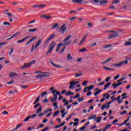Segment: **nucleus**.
<instances>
[{"mask_svg": "<svg viewBox=\"0 0 131 131\" xmlns=\"http://www.w3.org/2000/svg\"><path fill=\"white\" fill-rule=\"evenodd\" d=\"M52 94L53 95V98L51 100V102H56L57 99H58V96H61V93L57 91V90H54L52 92Z\"/></svg>", "mask_w": 131, "mask_h": 131, "instance_id": "nucleus-1", "label": "nucleus"}, {"mask_svg": "<svg viewBox=\"0 0 131 131\" xmlns=\"http://www.w3.org/2000/svg\"><path fill=\"white\" fill-rule=\"evenodd\" d=\"M56 43H55V41H53L49 45V49L48 52L46 53V56L48 55H50V54H52V52L53 50H54V48L56 46Z\"/></svg>", "mask_w": 131, "mask_h": 131, "instance_id": "nucleus-2", "label": "nucleus"}, {"mask_svg": "<svg viewBox=\"0 0 131 131\" xmlns=\"http://www.w3.org/2000/svg\"><path fill=\"white\" fill-rule=\"evenodd\" d=\"M36 62V60H32L29 63H25V64L21 66L20 68V69H26V68H28L31 66V65H33L35 64V62Z\"/></svg>", "mask_w": 131, "mask_h": 131, "instance_id": "nucleus-3", "label": "nucleus"}, {"mask_svg": "<svg viewBox=\"0 0 131 131\" xmlns=\"http://www.w3.org/2000/svg\"><path fill=\"white\" fill-rule=\"evenodd\" d=\"M67 30V27H66V24H63L59 29V31H61V34H64L65 31Z\"/></svg>", "mask_w": 131, "mask_h": 131, "instance_id": "nucleus-4", "label": "nucleus"}, {"mask_svg": "<svg viewBox=\"0 0 131 131\" xmlns=\"http://www.w3.org/2000/svg\"><path fill=\"white\" fill-rule=\"evenodd\" d=\"M118 36V32H113L111 34V36L108 38V39H111L112 38H115Z\"/></svg>", "mask_w": 131, "mask_h": 131, "instance_id": "nucleus-5", "label": "nucleus"}, {"mask_svg": "<svg viewBox=\"0 0 131 131\" xmlns=\"http://www.w3.org/2000/svg\"><path fill=\"white\" fill-rule=\"evenodd\" d=\"M30 38V35L27 36L26 37H24V38L21 39V40H18L17 41V43H21L25 41L26 39H29Z\"/></svg>", "mask_w": 131, "mask_h": 131, "instance_id": "nucleus-6", "label": "nucleus"}, {"mask_svg": "<svg viewBox=\"0 0 131 131\" xmlns=\"http://www.w3.org/2000/svg\"><path fill=\"white\" fill-rule=\"evenodd\" d=\"M55 36H56V34H53L52 35H51L45 41V42H44L45 45L48 43V42H49V41H50V40H52V39H53V38H54Z\"/></svg>", "mask_w": 131, "mask_h": 131, "instance_id": "nucleus-7", "label": "nucleus"}, {"mask_svg": "<svg viewBox=\"0 0 131 131\" xmlns=\"http://www.w3.org/2000/svg\"><path fill=\"white\" fill-rule=\"evenodd\" d=\"M37 38V36H35L34 37H33L32 38H31L30 40H29L27 43H26V46H28V45H29V43H30L31 42H32V41H33V40H35V39H36Z\"/></svg>", "mask_w": 131, "mask_h": 131, "instance_id": "nucleus-8", "label": "nucleus"}, {"mask_svg": "<svg viewBox=\"0 0 131 131\" xmlns=\"http://www.w3.org/2000/svg\"><path fill=\"white\" fill-rule=\"evenodd\" d=\"M40 45H41V39H39L36 43L34 47L35 50H36Z\"/></svg>", "mask_w": 131, "mask_h": 131, "instance_id": "nucleus-9", "label": "nucleus"}, {"mask_svg": "<svg viewBox=\"0 0 131 131\" xmlns=\"http://www.w3.org/2000/svg\"><path fill=\"white\" fill-rule=\"evenodd\" d=\"M121 84H122V82H119L118 84L116 83H114L112 84V86H113V89H116L117 86H119V85H121Z\"/></svg>", "mask_w": 131, "mask_h": 131, "instance_id": "nucleus-10", "label": "nucleus"}, {"mask_svg": "<svg viewBox=\"0 0 131 131\" xmlns=\"http://www.w3.org/2000/svg\"><path fill=\"white\" fill-rule=\"evenodd\" d=\"M42 76L43 77H50V73L49 72H42L41 73Z\"/></svg>", "mask_w": 131, "mask_h": 131, "instance_id": "nucleus-11", "label": "nucleus"}, {"mask_svg": "<svg viewBox=\"0 0 131 131\" xmlns=\"http://www.w3.org/2000/svg\"><path fill=\"white\" fill-rule=\"evenodd\" d=\"M9 76L10 78H13L14 76H18V74L14 72H11L9 74Z\"/></svg>", "mask_w": 131, "mask_h": 131, "instance_id": "nucleus-12", "label": "nucleus"}, {"mask_svg": "<svg viewBox=\"0 0 131 131\" xmlns=\"http://www.w3.org/2000/svg\"><path fill=\"white\" fill-rule=\"evenodd\" d=\"M51 64L54 67H56V68H62V66H60L58 64H55L54 62H53L52 61H50Z\"/></svg>", "mask_w": 131, "mask_h": 131, "instance_id": "nucleus-13", "label": "nucleus"}, {"mask_svg": "<svg viewBox=\"0 0 131 131\" xmlns=\"http://www.w3.org/2000/svg\"><path fill=\"white\" fill-rule=\"evenodd\" d=\"M120 66L121 67L122 65H127V64L128 63V61L127 60L123 61H120Z\"/></svg>", "mask_w": 131, "mask_h": 131, "instance_id": "nucleus-14", "label": "nucleus"}, {"mask_svg": "<svg viewBox=\"0 0 131 131\" xmlns=\"http://www.w3.org/2000/svg\"><path fill=\"white\" fill-rule=\"evenodd\" d=\"M95 121H97V123L99 122H101V120H102V117H97L95 118Z\"/></svg>", "mask_w": 131, "mask_h": 131, "instance_id": "nucleus-15", "label": "nucleus"}, {"mask_svg": "<svg viewBox=\"0 0 131 131\" xmlns=\"http://www.w3.org/2000/svg\"><path fill=\"white\" fill-rule=\"evenodd\" d=\"M70 86H69L70 90H71V89H72V88L73 89H74V87H73V86H74V85H75V84L74 81L71 82L70 83Z\"/></svg>", "mask_w": 131, "mask_h": 131, "instance_id": "nucleus-16", "label": "nucleus"}, {"mask_svg": "<svg viewBox=\"0 0 131 131\" xmlns=\"http://www.w3.org/2000/svg\"><path fill=\"white\" fill-rule=\"evenodd\" d=\"M114 101H115V100H114V99H113L112 101H111L106 103V105H107L106 107V110H108V108H110V104H111V103H113V102H114Z\"/></svg>", "mask_w": 131, "mask_h": 131, "instance_id": "nucleus-17", "label": "nucleus"}, {"mask_svg": "<svg viewBox=\"0 0 131 131\" xmlns=\"http://www.w3.org/2000/svg\"><path fill=\"white\" fill-rule=\"evenodd\" d=\"M62 46H64V44L60 43L57 45V48H56V52H59V50H60V48L62 47Z\"/></svg>", "mask_w": 131, "mask_h": 131, "instance_id": "nucleus-18", "label": "nucleus"}, {"mask_svg": "<svg viewBox=\"0 0 131 131\" xmlns=\"http://www.w3.org/2000/svg\"><path fill=\"white\" fill-rule=\"evenodd\" d=\"M71 37H72V35H69L67 38H66L64 40H63V42H66V41H68V40H69V39H70L71 38Z\"/></svg>", "mask_w": 131, "mask_h": 131, "instance_id": "nucleus-19", "label": "nucleus"}, {"mask_svg": "<svg viewBox=\"0 0 131 131\" xmlns=\"http://www.w3.org/2000/svg\"><path fill=\"white\" fill-rule=\"evenodd\" d=\"M99 4L101 5H106V4H108V1L107 0H102L99 2Z\"/></svg>", "mask_w": 131, "mask_h": 131, "instance_id": "nucleus-20", "label": "nucleus"}, {"mask_svg": "<svg viewBox=\"0 0 131 131\" xmlns=\"http://www.w3.org/2000/svg\"><path fill=\"white\" fill-rule=\"evenodd\" d=\"M40 17L41 18H45V19H47V20H49V19H51V18H52V16H47L46 15H43Z\"/></svg>", "mask_w": 131, "mask_h": 131, "instance_id": "nucleus-21", "label": "nucleus"}, {"mask_svg": "<svg viewBox=\"0 0 131 131\" xmlns=\"http://www.w3.org/2000/svg\"><path fill=\"white\" fill-rule=\"evenodd\" d=\"M83 2V0H73V3H74L75 4H80L81 3H82Z\"/></svg>", "mask_w": 131, "mask_h": 131, "instance_id": "nucleus-22", "label": "nucleus"}, {"mask_svg": "<svg viewBox=\"0 0 131 131\" xmlns=\"http://www.w3.org/2000/svg\"><path fill=\"white\" fill-rule=\"evenodd\" d=\"M103 68H104V69H105V70H108V71H114V70H115L114 69L109 68L105 66H103Z\"/></svg>", "mask_w": 131, "mask_h": 131, "instance_id": "nucleus-23", "label": "nucleus"}, {"mask_svg": "<svg viewBox=\"0 0 131 131\" xmlns=\"http://www.w3.org/2000/svg\"><path fill=\"white\" fill-rule=\"evenodd\" d=\"M111 47H113V46H112V45H111V44H107V45H105L103 47V49H108V48H111Z\"/></svg>", "mask_w": 131, "mask_h": 131, "instance_id": "nucleus-24", "label": "nucleus"}, {"mask_svg": "<svg viewBox=\"0 0 131 131\" xmlns=\"http://www.w3.org/2000/svg\"><path fill=\"white\" fill-rule=\"evenodd\" d=\"M112 59H113V58H108L105 61L102 62L101 64H106V63H108V62H110V61H111V60H112Z\"/></svg>", "mask_w": 131, "mask_h": 131, "instance_id": "nucleus-25", "label": "nucleus"}, {"mask_svg": "<svg viewBox=\"0 0 131 131\" xmlns=\"http://www.w3.org/2000/svg\"><path fill=\"white\" fill-rule=\"evenodd\" d=\"M29 32H35V31H37V28H35L34 29H29Z\"/></svg>", "mask_w": 131, "mask_h": 131, "instance_id": "nucleus-26", "label": "nucleus"}, {"mask_svg": "<svg viewBox=\"0 0 131 131\" xmlns=\"http://www.w3.org/2000/svg\"><path fill=\"white\" fill-rule=\"evenodd\" d=\"M125 77L122 78L121 79H120L119 80L117 81V82H120V81H122L123 80H124L125 78H126L127 77V75H125Z\"/></svg>", "mask_w": 131, "mask_h": 131, "instance_id": "nucleus-27", "label": "nucleus"}, {"mask_svg": "<svg viewBox=\"0 0 131 131\" xmlns=\"http://www.w3.org/2000/svg\"><path fill=\"white\" fill-rule=\"evenodd\" d=\"M41 110H42V107H41V106H40V107L36 111V113H37V114H39V113H40V112H41Z\"/></svg>", "mask_w": 131, "mask_h": 131, "instance_id": "nucleus-28", "label": "nucleus"}, {"mask_svg": "<svg viewBox=\"0 0 131 131\" xmlns=\"http://www.w3.org/2000/svg\"><path fill=\"white\" fill-rule=\"evenodd\" d=\"M94 86H95L94 85H92L90 86H88V87H86V89H88V91H91L92 90H93V89H94Z\"/></svg>", "mask_w": 131, "mask_h": 131, "instance_id": "nucleus-29", "label": "nucleus"}, {"mask_svg": "<svg viewBox=\"0 0 131 131\" xmlns=\"http://www.w3.org/2000/svg\"><path fill=\"white\" fill-rule=\"evenodd\" d=\"M67 60L68 61H70V60H72V56H71V55L70 54H69L67 56Z\"/></svg>", "mask_w": 131, "mask_h": 131, "instance_id": "nucleus-30", "label": "nucleus"}, {"mask_svg": "<svg viewBox=\"0 0 131 131\" xmlns=\"http://www.w3.org/2000/svg\"><path fill=\"white\" fill-rule=\"evenodd\" d=\"M96 117H97V116L96 115H94L93 116H91L90 117H89V119L90 120L94 119L95 120V118H96Z\"/></svg>", "mask_w": 131, "mask_h": 131, "instance_id": "nucleus-31", "label": "nucleus"}, {"mask_svg": "<svg viewBox=\"0 0 131 131\" xmlns=\"http://www.w3.org/2000/svg\"><path fill=\"white\" fill-rule=\"evenodd\" d=\"M45 7H47V4L39 5V9H42Z\"/></svg>", "mask_w": 131, "mask_h": 131, "instance_id": "nucleus-32", "label": "nucleus"}, {"mask_svg": "<svg viewBox=\"0 0 131 131\" xmlns=\"http://www.w3.org/2000/svg\"><path fill=\"white\" fill-rule=\"evenodd\" d=\"M79 53H82L83 52H86V49L85 48H82L78 50Z\"/></svg>", "mask_w": 131, "mask_h": 131, "instance_id": "nucleus-33", "label": "nucleus"}, {"mask_svg": "<svg viewBox=\"0 0 131 131\" xmlns=\"http://www.w3.org/2000/svg\"><path fill=\"white\" fill-rule=\"evenodd\" d=\"M53 106H54V109H58V108H59V106H58V103H57V102L54 103L53 104Z\"/></svg>", "mask_w": 131, "mask_h": 131, "instance_id": "nucleus-34", "label": "nucleus"}, {"mask_svg": "<svg viewBox=\"0 0 131 131\" xmlns=\"http://www.w3.org/2000/svg\"><path fill=\"white\" fill-rule=\"evenodd\" d=\"M120 1L119 0H113L112 2V4H119Z\"/></svg>", "mask_w": 131, "mask_h": 131, "instance_id": "nucleus-35", "label": "nucleus"}, {"mask_svg": "<svg viewBox=\"0 0 131 131\" xmlns=\"http://www.w3.org/2000/svg\"><path fill=\"white\" fill-rule=\"evenodd\" d=\"M78 40H79L77 38L74 39L72 42L73 45H75V43H77L78 42Z\"/></svg>", "mask_w": 131, "mask_h": 131, "instance_id": "nucleus-36", "label": "nucleus"}, {"mask_svg": "<svg viewBox=\"0 0 131 131\" xmlns=\"http://www.w3.org/2000/svg\"><path fill=\"white\" fill-rule=\"evenodd\" d=\"M101 92H102V90L100 89L94 94V96H98V95H99Z\"/></svg>", "mask_w": 131, "mask_h": 131, "instance_id": "nucleus-37", "label": "nucleus"}, {"mask_svg": "<svg viewBox=\"0 0 131 131\" xmlns=\"http://www.w3.org/2000/svg\"><path fill=\"white\" fill-rule=\"evenodd\" d=\"M18 35H19V33H15L11 36V38H14V37H17V36H18Z\"/></svg>", "mask_w": 131, "mask_h": 131, "instance_id": "nucleus-38", "label": "nucleus"}, {"mask_svg": "<svg viewBox=\"0 0 131 131\" xmlns=\"http://www.w3.org/2000/svg\"><path fill=\"white\" fill-rule=\"evenodd\" d=\"M85 127H86L84 125L82 127L79 128V130L88 131V130H84V129L85 128Z\"/></svg>", "mask_w": 131, "mask_h": 131, "instance_id": "nucleus-39", "label": "nucleus"}, {"mask_svg": "<svg viewBox=\"0 0 131 131\" xmlns=\"http://www.w3.org/2000/svg\"><path fill=\"white\" fill-rule=\"evenodd\" d=\"M65 49H66V46H64L60 51L59 54H62L64 51H65Z\"/></svg>", "mask_w": 131, "mask_h": 131, "instance_id": "nucleus-40", "label": "nucleus"}, {"mask_svg": "<svg viewBox=\"0 0 131 131\" xmlns=\"http://www.w3.org/2000/svg\"><path fill=\"white\" fill-rule=\"evenodd\" d=\"M129 118H130V116L128 117L127 119L123 121L125 124H126V122H127L128 121H129Z\"/></svg>", "mask_w": 131, "mask_h": 131, "instance_id": "nucleus-41", "label": "nucleus"}, {"mask_svg": "<svg viewBox=\"0 0 131 131\" xmlns=\"http://www.w3.org/2000/svg\"><path fill=\"white\" fill-rule=\"evenodd\" d=\"M83 100H84V97H82L81 98H79V99H78V102H79V103H80V102H82V101H83Z\"/></svg>", "mask_w": 131, "mask_h": 131, "instance_id": "nucleus-42", "label": "nucleus"}, {"mask_svg": "<svg viewBox=\"0 0 131 131\" xmlns=\"http://www.w3.org/2000/svg\"><path fill=\"white\" fill-rule=\"evenodd\" d=\"M58 26H59V24H56L55 25H54L52 27V29H55V28H57V27H58Z\"/></svg>", "mask_w": 131, "mask_h": 131, "instance_id": "nucleus-43", "label": "nucleus"}, {"mask_svg": "<svg viewBox=\"0 0 131 131\" xmlns=\"http://www.w3.org/2000/svg\"><path fill=\"white\" fill-rule=\"evenodd\" d=\"M59 113H60V111H57V112H55V113L53 114V116H54V117L57 116V115H58V114H59Z\"/></svg>", "mask_w": 131, "mask_h": 131, "instance_id": "nucleus-44", "label": "nucleus"}, {"mask_svg": "<svg viewBox=\"0 0 131 131\" xmlns=\"http://www.w3.org/2000/svg\"><path fill=\"white\" fill-rule=\"evenodd\" d=\"M111 84H112V83L111 82H109L107 84L105 85L104 86H105V88L106 89H108V88H109V86H110V85H111Z\"/></svg>", "mask_w": 131, "mask_h": 131, "instance_id": "nucleus-45", "label": "nucleus"}, {"mask_svg": "<svg viewBox=\"0 0 131 131\" xmlns=\"http://www.w3.org/2000/svg\"><path fill=\"white\" fill-rule=\"evenodd\" d=\"M30 116H28V117H27L26 119H24V122H26V121H28V120H29V119H30Z\"/></svg>", "mask_w": 131, "mask_h": 131, "instance_id": "nucleus-46", "label": "nucleus"}, {"mask_svg": "<svg viewBox=\"0 0 131 131\" xmlns=\"http://www.w3.org/2000/svg\"><path fill=\"white\" fill-rule=\"evenodd\" d=\"M84 41H85V40H84V39H82L80 41V42L79 43V46H81L82 43H83V42H84Z\"/></svg>", "mask_w": 131, "mask_h": 131, "instance_id": "nucleus-47", "label": "nucleus"}, {"mask_svg": "<svg viewBox=\"0 0 131 131\" xmlns=\"http://www.w3.org/2000/svg\"><path fill=\"white\" fill-rule=\"evenodd\" d=\"M107 106H108L106 104L103 105L102 107H101V110H104V109H105V108H106V109H107Z\"/></svg>", "mask_w": 131, "mask_h": 131, "instance_id": "nucleus-48", "label": "nucleus"}, {"mask_svg": "<svg viewBox=\"0 0 131 131\" xmlns=\"http://www.w3.org/2000/svg\"><path fill=\"white\" fill-rule=\"evenodd\" d=\"M111 126H112V124H108V125H107L104 128H105V129H108V128H110Z\"/></svg>", "mask_w": 131, "mask_h": 131, "instance_id": "nucleus-49", "label": "nucleus"}, {"mask_svg": "<svg viewBox=\"0 0 131 131\" xmlns=\"http://www.w3.org/2000/svg\"><path fill=\"white\" fill-rule=\"evenodd\" d=\"M3 25H4L5 26L8 25V26H11V24H10V23H8L7 21L4 22L3 23Z\"/></svg>", "mask_w": 131, "mask_h": 131, "instance_id": "nucleus-50", "label": "nucleus"}, {"mask_svg": "<svg viewBox=\"0 0 131 131\" xmlns=\"http://www.w3.org/2000/svg\"><path fill=\"white\" fill-rule=\"evenodd\" d=\"M70 95H74V93L71 92V91H69L67 94V96H70Z\"/></svg>", "mask_w": 131, "mask_h": 131, "instance_id": "nucleus-51", "label": "nucleus"}, {"mask_svg": "<svg viewBox=\"0 0 131 131\" xmlns=\"http://www.w3.org/2000/svg\"><path fill=\"white\" fill-rule=\"evenodd\" d=\"M46 95H48V92H44L41 94V97H45Z\"/></svg>", "mask_w": 131, "mask_h": 131, "instance_id": "nucleus-52", "label": "nucleus"}, {"mask_svg": "<svg viewBox=\"0 0 131 131\" xmlns=\"http://www.w3.org/2000/svg\"><path fill=\"white\" fill-rule=\"evenodd\" d=\"M7 15L9 17V18H12L13 17V14L11 13H7Z\"/></svg>", "mask_w": 131, "mask_h": 131, "instance_id": "nucleus-53", "label": "nucleus"}, {"mask_svg": "<svg viewBox=\"0 0 131 131\" xmlns=\"http://www.w3.org/2000/svg\"><path fill=\"white\" fill-rule=\"evenodd\" d=\"M127 112L126 111H124L120 113V115H124V114H126Z\"/></svg>", "mask_w": 131, "mask_h": 131, "instance_id": "nucleus-54", "label": "nucleus"}, {"mask_svg": "<svg viewBox=\"0 0 131 131\" xmlns=\"http://www.w3.org/2000/svg\"><path fill=\"white\" fill-rule=\"evenodd\" d=\"M76 18H77V16H74V17H72V18H70L69 19V20H70V21H73V20H75V19H76Z\"/></svg>", "mask_w": 131, "mask_h": 131, "instance_id": "nucleus-55", "label": "nucleus"}, {"mask_svg": "<svg viewBox=\"0 0 131 131\" xmlns=\"http://www.w3.org/2000/svg\"><path fill=\"white\" fill-rule=\"evenodd\" d=\"M7 42H1L0 43V48H2V47H3V46H5V45L7 44Z\"/></svg>", "mask_w": 131, "mask_h": 131, "instance_id": "nucleus-56", "label": "nucleus"}, {"mask_svg": "<svg viewBox=\"0 0 131 131\" xmlns=\"http://www.w3.org/2000/svg\"><path fill=\"white\" fill-rule=\"evenodd\" d=\"M113 66H116V67H120V63L119 62L118 64H114Z\"/></svg>", "mask_w": 131, "mask_h": 131, "instance_id": "nucleus-57", "label": "nucleus"}, {"mask_svg": "<svg viewBox=\"0 0 131 131\" xmlns=\"http://www.w3.org/2000/svg\"><path fill=\"white\" fill-rule=\"evenodd\" d=\"M125 46H131V42L128 41L125 43Z\"/></svg>", "mask_w": 131, "mask_h": 131, "instance_id": "nucleus-58", "label": "nucleus"}, {"mask_svg": "<svg viewBox=\"0 0 131 131\" xmlns=\"http://www.w3.org/2000/svg\"><path fill=\"white\" fill-rule=\"evenodd\" d=\"M37 115L36 114H34L30 116V118H34Z\"/></svg>", "mask_w": 131, "mask_h": 131, "instance_id": "nucleus-59", "label": "nucleus"}, {"mask_svg": "<svg viewBox=\"0 0 131 131\" xmlns=\"http://www.w3.org/2000/svg\"><path fill=\"white\" fill-rule=\"evenodd\" d=\"M38 106H39V107H41V105H40V104L38 103L36 104L35 106H34V108H37V107H38Z\"/></svg>", "mask_w": 131, "mask_h": 131, "instance_id": "nucleus-60", "label": "nucleus"}, {"mask_svg": "<svg viewBox=\"0 0 131 131\" xmlns=\"http://www.w3.org/2000/svg\"><path fill=\"white\" fill-rule=\"evenodd\" d=\"M41 77H42V75H38L35 76V78H41Z\"/></svg>", "mask_w": 131, "mask_h": 131, "instance_id": "nucleus-61", "label": "nucleus"}, {"mask_svg": "<svg viewBox=\"0 0 131 131\" xmlns=\"http://www.w3.org/2000/svg\"><path fill=\"white\" fill-rule=\"evenodd\" d=\"M81 75H82V74H81V73L77 74H76V75L75 76V77H79V76H81Z\"/></svg>", "mask_w": 131, "mask_h": 131, "instance_id": "nucleus-62", "label": "nucleus"}, {"mask_svg": "<svg viewBox=\"0 0 131 131\" xmlns=\"http://www.w3.org/2000/svg\"><path fill=\"white\" fill-rule=\"evenodd\" d=\"M86 83H88V81H84V82L82 83V85H84V86H86Z\"/></svg>", "mask_w": 131, "mask_h": 131, "instance_id": "nucleus-63", "label": "nucleus"}, {"mask_svg": "<svg viewBox=\"0 0 131 131\" xmlns=\"http://www.w3.org/2000/svg\"><path fill=\"white\" fill-rule=\"evenodd\" d=\"M110 79H111V77H107V78L105 79V82H108V81H109V80H110Z\"/></svg>", "mask_w": 131, "mask_h": 131, "instance_id": "nucleus-64", "label": "nucleus"}]
</instances>
